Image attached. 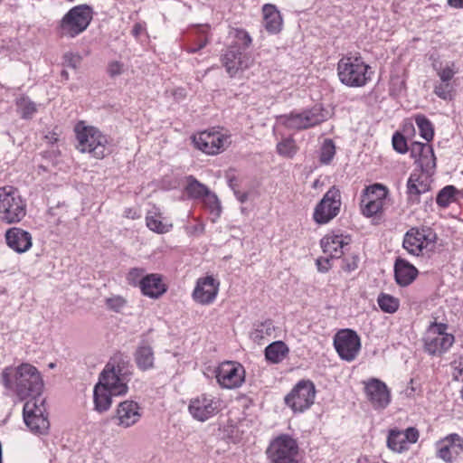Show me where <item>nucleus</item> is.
I'll list each match as a JSON object with an SVG mask.
<instances>
[{"label": "nucleus", "instance_id": "nucleus-1", "mask_svg": "<svg viewBox=\"0 0 463 463\" xmlns=\"http://www.w3.org/2000/svg\"><path fill=\"white\" fill-rule=\"evenodd\" d=\"M131 365L122 354H116L107 364L100 373L99 383L93 392L95 410L99 412L107 411L111 406V397L128 392V383L130 381Z\"/></svg>", "mask_w": 463, "mask_h": 463}, {"label": "nucleus", "instance_id": "nucleus-2", "mask_svg": "<svg viewBox=\"0 0 463 463\" xmlns=\"http://www.w3.org/2000/svg\"><path fill=\"white\" fill-rule=\"evenodd\" d=\"M1 383L21 401L43 398V380L38 369L30 364L5 367L1 373Z\"/></svg>", "mask_w": 463, "mask_h": 463}, {"label": "nucleus", "instance_id": "nucleus-3", "mask_svg": "<svg viewBox=\"0 0 463 463\" xmlns=\"http://www.w3.org/2000/svg\"><path fill=\"white\" fill-rule=\"evenodd\" d=\"M361 57L344 56L337 63L340 81L348 87H363L370 80L372 71Z\"/></svg>", "mask_w": 463, "mask_h": 463}, {"label": "nucleus", "instance_id": "nucleus-4", "mask_svg": "<svg viewBox=\"0 0 463 463\" xmlns=\"http://www.w3.org/2000/svg\"><path fill=\"white\" fill-rule=\"evenodd\" d=\"M93 18V10L88 5H79L70 9L57 27L61 37L74 38L83 33Z\"/></svg>", "mask_w": 463, "mask_h": 463}, {"label": "nucleus", "instance_id": "nucleus-5", "mask_svg": "<svg viewBox=\"0 0 463 463\" xmlns=\"http://www.w3.org/2000/svg\"><path fill=\"white\" fill-rule=\"evenodd\" d=\"M78 140L77 149L81 153H90L92 156L101 159L106 156L108 138L98 128L84 126L82 122L75 126Z\"/></svg>", "mask_w": 463, "mask_h": 463}, {"label": "nucleus", "instance_id": "nucleus-6", "mask_svg": "<svg viewBox=\"0 0 463 463\" xmlns=\"http://www.w3.org/2000/svg\"><path fill=\"white\" fill-rule=\"evenodd\" d=\"M26 214V203L17 189L0 187V221L7 224L19 222Z\"/></svg>", "mask_w": 463, "mask_h": 463}, {"label": "nucleus", "instance_id": "nucleus-7", "mask_svg": "<svg viewBox=\"0 0 463 463\" xmlns=\"http://www.w3.org/2000/svg\"><path fill=\"white\" fill-rule=\"evenodd\" d=\"M266 454L270 463H300L298 444L288 434H281L272 439Z\"/></svg>", "mask_w": 463, "mask_h": 463}, {"label": "nucleus", "instance_id": "nucleus-8", "mask_svg": "<svg viewBox=\"0 0 463 463\" xmlns=\"http://www.w3.org/2000/svg\"><path fill=\"white\" fill-rule=\"evenodd\" d=\"M44 403V398H36L28 400L24 405V423L35 434H45L50 427Z\"/></svg>", "mask_w": 463, "mask_h": 463}, {"label": "nucleus", "instance_id": "nucleus-9", "mask_svg": "<svg viewBox=\"0 0 463 463\" xmlns=\"http://www.w3.org/2000/svg\"><path fill=\"white\" fill-rule=\"evenodd\" d=\"M315 396V384L309 380H301L285 396L284 401L294 412H303L314 403Z\"/></svg>", "mask_w": 463, "mask_h": 463}, {"label": "nucleus", "instance_id": "nucleus-10", "mask_svg": "<svg viewBox=\"0 0 463 463\" xmlns=\"http://www.w3.org/2000/svg\"><path fill=\"white\" fill-rule=\"evenodd\" d=\"M222 400L213 394L201 393L190 400L188 411L194 420L203 422L222 410Z\"/></svg>", "mask_w": 463, "mask_h": 463}, {"label": "nucleus", "instance_id": "nucleus-11", "mask_svg": "<svg viewBox=\"0 0 463 463\" xmlns=\"http://www.w3.org/2000/svg\"><path fill=\"white\" fill-rule=\"evenodd\" d=\"M341 207L340 191L332 186L317 204L313 218L318 224H325L338 215Z\"/></svg>", "mask_w": 463, "mask_h": 463}, {"label": "nucleus", "instance_id": "nucleus-12", "mask_svg": "<svg viewBox=\"0 0 463 463\" xmlns=\"http://www.w3.org/2000/svg\"><path fill=\"white\" fill-rule=\"evenodd\" d=\"M334 346L341 359L354 361L361 348L360 337L352 329H342L334 337Z\"/></svg>", "mask_w": 463, "mask_h": 463}, {"label": "nucleus", "instance_id": "nucleus-13", "mask_svg": "<svg viewBox=\"0 0 463 463\" xmlns=\"http://www.w3.org/2000/svg\"><path fill=\"white\" fill-rule=\"evenodd\" d=\"M387 194V188L380 184L366 187L361 199L363 214L366 217H373L381 213Z\"/></svg>", "mask_w": 463, "mask_h": 463}, {"label": "nucleus", "instance_id": "nucleus-14", "mask_svg": "<svg viewBox=\"0 0 463 463\" xmlns=\"http://www.w3.org/2000/svg\"><path fill=\"white\" fill-rule=\"evenodd\" d=\"M280 118L287 128L297 130L312 128L322 123L326 119L321 109L318 107H313L312 109L304 110L300 113L284 115L281 116Z\"/></svg>", "mask_w": 463, "mask_h": 463}, {"label": "nucleus", "instance_id": "nucleus-15", "mask_svg": "<svg viewBox=\"0 0 463 463\" xmlns=\"http://www.w3.org/2000/svg\"><path fill=\"white\" fill-rule=\"evenodd\" d=\"M215 377L222 388L234 389L244 383L245 370L239 363L226 361L218 366Z\"/></svg>", "mask_w": 463, "mask_h": 463}, {"label": "nucleus", "instance_id": "nucleus-16", "mask_svg": "<svg viewBox=\"0 0 463 463\" xmlns=\"http://www.w3.org/2000/svg\"><path fill=\"white\" fill-rule=\"evenodd\" d=\"M364 383V392L374 410H383L391 402V392L381 380L371 378Z\"/></svg>", "mask_w": 463, "mask_h": 463}, {"label": "nucleus", "instance_id": "nucleus-17", "mask_svg": "<svg viewBox=\"0 0 463 463\" xmlns=\"http://www.w3.org/2000/svg\"><path fill=\"white\" fill-rule=\"evenodd\" d=\"M437 458L445 463H453L463 454V438L458 433H451L439 439L437 444Z\"/></svg>", "mask_w": 463, "mask_h": 463}, {"label": "nucleus", "instance_id": "nucleus-18", "mask_svg": "<svg viewBox=\"0 0 463 463\" xmlns=\"http://www.w3.org/2000/svg\"><path fill=\"white\" fill-rule=\"evenodd\" d=\"M252 61L251 57L242 52L237 46L229 47L222 58V65L231 77H234L239 71L250 68Z\"/></svg>", "mask_w": 463, "mask_h": 463}, {"label": "nucleus", "instance_id": "nucleus-19", "mask_svg": "<svg viewBox=\"0 0 463 463\" xmlns=\"http://www.w3.org/2000/svg\"><path fill=\"white\" fill-rule=\"evenodd\" d=\"M419 430L409 427L405 430H391L387 437V447L393 452L402 453L409 449V444L418 441Z\"/></svg>", "mask_w": 463, "mask_h": 463}, {"label": "nucleus", "instance_id": "nucleus-20", "mask_svg": "<svg viewBox=\"0 0 463 463\" xmlns=\"http://www.w3.org/2000/svg\"><path fill=\"white\" fill-rule=\"evenodd\" d=\"M220 282L213 276L198 279L193 291V298L201 305L212 304L218 294Z\"/></svg>", "mask_w": 463, "mask_h": 463}, {"label": "nucleus", "instance_id": "nucleus-21", "mask_svg": "<svg viewBox=\"0 0 463 463\" xmlns=\"http://www.w3.org/2000/svg\"><path fill=\"white\" fill-rule=\"evenodd\" d=\"M227 137L219 132L203 131L194 137L195 146L209 155H216L223 150Z\"/></svg>", "mask_w": 463, "mask_h": 463}, {"label": "nucleus", "instance_id": "nucleus-22", "mask_svg": "<svg viewBox=\"0 0 463 463\" xmlns=\"http://www.w3.org/2000/svg\"><path fill=\"white\" fill-rule=\"evenodd\" d=\"M141 415V408L137 402L124 401L118 404L115 419L118 426L129 428L139 421Z\"/></svg>", "mask_w": 463, "mask_h": 463}, {"label": "nucleus", "instance_id": "nucleus-23", "mask_svg": "<svg viewBox=\"0 0 463 463\" xmlns=\"http://www.w3.org/2000/svg\"><path fill=\"white\" fill-rule=\"evenodd\" d=\"M454 343V336L441 331H430L424 338L425 351L431 354H441L449 350Z\"/></svg>", "mask_w": 463, "mask_h": 463}, {"label": "nucleus", "instance_id": "nucleus-24", "mask_svg": "<svg viewBox=\"0 0 463 463\" xmlns=\"http://www.w3.org/2000/svg\"><path fill=\"white\" fill-rule=\"evenodd\" d=\"M430 190V177L424 173H411L407 181V194L409 200L420 203V195Z\"/></svg>", "mask_w": 463, "mask_h": 463}, {"label": "nucleus", "instance_id": "nucleus-25", "mask_svg": "<svg viewBox=\"0 0 463 463\" xmlns=\"http://www.w3.org/2000/svg\"><path fill=\"white\" fill-rule=\"evenodd\" d=\"M428 243L429 239L424 230L411 228L405 233L402 246L409 253L419 256Z\"/></svg>", "mask_w": 463, "mask_h": 463}, {"label": "nucleus", "instance_id": "nucleus-26", "mask_svg": "<svg viewBox=\"0 0 463 463\" xmlns=\"http://www.w3.org/2000/svg\"><path fill=\"white\" fill-rule=\"evenodd\" d=\"M7 245L18 253L27 251L32 247L31 234L17 227L10 228L5 232Z\"/></svg>", "mask_w": 463, "mask_h": 463}, {"label": "nucleus", "instance_id": "nucleus-27", "mask_svg": "<svg viewBox=\"0 0 463 463\" xmlns=\"http://www.w3.org/2000/svg\"><path fill=\"white\" fill-rule=\"evenodd\" d=\"M419 274L418 269L408 260L399 257L394 262V277L396 283L401 287L411 285Z\"/></svg>", "mask_w": 463, "mask_h": 463}, {"label": "nucleus", "instance_id": "nucleus-28", "mask_svg": "<svg viewBox=\"0 0 463 463\" xmlns=\"http://www.w3.org/2000/svg\"><path fill=\"white\" fill-rule=\"evenodd\" d=\"M347 237L343 235H326L321 240L323 251L331 259H338L344 254V248L348 245Z\"/></svg>", "mask_w": 463, "mask_h": 463}, {"label": "nucleus", "instance_id": "nucleus-29", "mask_svg": "<svg viewBox=\"0 0 463 463\" xmlns=\"http://www.w3.org/2000/svg\"><path fill=\"white\" fill-rule=\"evenodd\" d=\"M166 291V286L159 274H148L142 279L141 292L149 298H157Z\"/></svg>", "mask_w": 463, "mask_h": 463}, {"label": "nucleus", "instance_id": "nucleus-30", "mask_svg": "<svg viewBox=\"0 0 463 463\" xmlns=\"http://www.w3.org/2000/svg\"><path fill=\"white\" fill-rule=\"evenodd\" d=\"M264 27L270 33H278L282 28V17L274 5L266 4L262 7Z\"/></svg>", "mask_w": 463, "mask_h": 463}, {"label": "nucleus", "instance_id": "nucleus-31", "mask_svg": "<svg viewBox=\"0 0 463 463\" xmlns=\"http://www.w3.org/2000/svg\"><path fill=\"white\" fill-rule=\"evenodd\" d=\"M154 352L151 346L143 345L135 352V361L141 371H146L154 367Z\"/></svg>", "mask_w": 463, "mask_h": 463}, {"label": "nucleus", "instance_id": "nucleus-32", "mask_svg": "<svg viewBox=\"0 0 463 463\" xmlns=\"http://www.w3.org/2000/svg\"><path fill=\"white\" fill-rule=\"evenodd\" d=\"M288 353V348L282 341L273 342L265 348L266 359L273 364L281 362L287 356Z\"/></svg>", "mask_w": 463, "mask_h": 463}, {"label": "nucleus", "instance_id": "nucleus-33", "mask_svg": "<svg viewBox=\"0 0 463 463\" xmlns=\"http://www.w3.org/2000/svg\"><path fill=\"white\" fill-rule=\"evenodd\" d=\"M274 330L275 326L272 320L267 319L255 325L254 329L250 333V338L254 342L260 344L263 339L271 336Z\"/></svg>", "mask_w": 463, "mask_h": 463}, {"label": "nucleus", "instance_id": "nucleus-34", "mask_svg": "<svg viewBox=\"0 0 463 463\" xmlns=\"http://www.w3.org/2000/svg\"><path fill=\"white\" fill-rule=\"evenodd\" d=\"M146 223L147 228L156 233H165L170 231L172 224L165 223L161 220L160 213L156 212H148L146 216Z\"/></svg>", "mask_w": 463, "mask_h": 463}, {"label": "nucleus", "instance_id": "nucleus-35", "mask_svg": "<svg viewBox=\"0 0 463 463\" xmlns=\"http://www.w3.org/2000/svg\"><path fill=\"white\" fill-rule=\"evenodd\" d=\"M460 194V191L454 185H446L437 194L436 203L441 208L448 207L456 201V195Z\"/></svg>", "mask_w": 463, "mask_h": 463}, {"label": "nucleus", "instance_id": "nucleus-36", "mask_svg": "<svg viewBox=\"0 0 463 463\" xmlns=\"http://www.w3.org/2000/svg\"><path fill=\"white\" fill-rule=\"evenodd\" d=\"M17 112L24 119H30L37 111L36 104L28 97L22 96L16 99Z\"/></svg>", "mask_w": 463, "mask_h": 463}, {"label": "nucleus", "instance_id": "nucleus-37", "mask_svg": "<svg viewBox=\"0 0 463 463\" xmlns=\"http://www.w3.org/2000/svg\"><path fill=\"white\" fill-rule=\"evenodd\" d=\"M187 185L185 190L189 196L193 198H203L210 191L207 186L197 181L193 175L187 176Z\"/></svg>", "mask_w": 463, "mask_h": 463}, {"label": "nucleus", "instance_id": "nucleus-38", "mask_svg": "<svg viewBox=\"0 0 463 463\" xmlns=\"http://www.w3.org/2000/svg\"><path fill=\"white\" fill-rule=\"evenodd\" d=\"M377 303L383 312L390 314L396 312L400 306L398 298L385 293H381L378 296Z\"/></svg>", "mask_w": 463, "mask_h": 463}, {"label": "nucleus", "instance_id": "nucleus-39", "mask_svg": "<svg viewBox=\"0 0 463 463\" xmlns=\"http://www.w3.org/2000/svg\"><path fill=\"white\" fill-rule=\"evenodd\" d=\"M415 122L419 128L420 136L426 141H430L434 136V130L431 122L424 115L416 116Z\"/></svg>", "mask_w": 463, "mask_h": 463}, {"label": "nucleus", "instance_id": "nucleus-40", "mask_svg": "<svg viewBox=\"0 0 463 463\" xmlns=\"http://www.w3.org/2000/svg\"><path fill=\"white\" fill-rule=\"evenodd\" d=\"M204 206L215 218H219L222 213L221 203L214 193L209 191L203 198Z\"/></svg>", "mask_w": 463, "mask_h": 463}, {"label": "nucleus", "instance_id": "nucleus-41", "mask_svg": "<svg viewBox=\"0 0 463 463\" xmlns=\"http://www.w3.org/2000/svg\"><path fill=\"white\" fill-rule=\"evenodd\" d=\"M335 155V146L332 139L326 138L320 148L319 161L323 165H328Z\"/></svg>", "mask_w": 463, "mask_h": 463}, {"label": "nucleus", "instance_id": "nucleus-42", "mask_svg": "<svg viewBox=\"0 0 463 463\" xmlns=\"http://www.w3.org/2000/svg\"><path fill=\"white\" fill-rule=\"evenodd\" d=\"M277 152L285 157H293L297 153V146L293 138H285L277 145Z\"/></svg>", "mask_w": 463, "mask_h": 463}, {"label": "nucleus", "instance_id": "nucleus-43", "mask_svg": "<svg viewBox=\"0 0 463 463\" xmlns=\"http://www.w3.org/2000/svg\"><path fill=\"white\" fill-rule=\"evenodd\" d=\"M415 162L419 164L422 173L428 174L436 166V157L434 156L433 148H430V153L422 154Z\"/></svg>", "mask_w": 463, "mask_h": 463}, {"label": "nucleus", "instance_id": "nucleus-44", "mask_svg": "<svg viewBox=\"0 0 463 463\" xmlns=\"http://www.w3.org/2000/svg\"><path fill=\"white\" fill-rule=\"evenodd\" d=\"M105 305L108 309L119 313L127 306V300L123 297L116 295L106 298Z\"/></svg>", "mask_w": 463, "mask_h": 463}, {"label": "nucleus", "instance_id": "nucleus-45", "mask_svg": "<svg viewBox=\"0 0 463 463\" xmlns=\"http://www.w3.org/2000/svg\"><path fill=\"white\" fill-rule=\"evenodd\" d=\"M431 147L432 146L429 144L412 142L408 151H410L411 156L416 161L422 154L430 153Z\"/></svg>", "mask_w": 463, "mask_h": 463}, {"label": "nucleus", "instance_id": "nucleus-46", "mask_svg": "<svg viewBox=\"0 0 463 463\" xmlns=\"http://www.w3.org/2000/svg\"><path fill=\"white\" fill-rule=\"evenodd\" d=\"M145 269L142 268H132L127 275V280L129 285L139 286L141 288V282L144 276Z\"/></svg>", "mask_w": 463, "mask_h": 463}, {"label": "nucleus", "instance_id": "nucleus-47", "mask_svg": "<svg viewBox=\"0 0 463 463\" xmlns=\"http://www.w3.org/2000/svg\"><path fill=\"white\" fill-rule=\"evenodd\" d=\"M62 60L63 66L77 70L81 63L82 57L79 53L66 52L63 54Z\"/></svg>", "mask_w": 463, "mask_h": 463}, {"label": "nucleus", "instance_id": "nucleus-48", "mask_svg": "<svg viewBox=\"0 0 463 463\" xmlns=\"http://www.w3.org/2000/svg\"><path fill=\"white\" fill-rule=\"evenodd\" d=\"M392 146L400 154H405L409 150L406 138L399 132L392 136Z\"/></svg>", "mask_w": 463, "mask_h": 463}, {"label": "nucleus", "instance_id": "nucleus-49", "mask_svg": "<svg viewBox=\"0 0 463 463\" xmlns=\"http://www.w3.org/2000/svg\"><path fill=\"white\" fill-rule=\"evenodd\" d=\"M451 90L450 83H444L443 81L434 88V93L442 99H451Z\"/></svg>", "mask_w": 463, "mask_h": 463}, {"label": "nucleus", "instance_id": "nucleus-50", "mask_svg": "<svg viewBox=\"0 0 463 463\" xmlns=\"http://www.w3.org/2000/svg\"><path fill=\"white\" fill-rule=\"evenodd\" d=\"M123 66H124L123 63H121L118 61H111L108 65L107 72L111 78H114L116 76L122 74Z\"/></svg>", "mask_w": 463, "mask_h": 463}, {"label": "nucleus", "instance_id": "nucleus-51", "mask_svg": "<svg viewBox=\"0 0 463 463\" xmlns=\"http://www.w3.org/2000/svg\"><path fill=\"white\" fill-rule=\"evenodd\" d=\"M358 260H359V259L357 256H353L351 258V260L344 259L343 266H342L343 269L347 272H351V271L356 269L358 267Z\"/></svg>", "mask_w": 463, "mask_h": 463}, {"label": "nucleus", "instance_id": "nucleus-52", "mask_svg": "<svg viewBox=\"0 0 463 463\" xmlns=\"http://www.w3.org/2000/svg\"><path fill=\"white\" fill-rule=\"evenodd\" d=\"M236 38L241 41L244 49L248 48L251 43V38L250 34L242 30L236 31Z\"/></svg>", "mask_w": 463, "mask_h": 463}, {"label": "nucleus", "instance_id": "nucleus-53", "mask_svg": "<svg viewBox=\"0 0 463 463\" xmlns=\"http://www.w3.org/2000/svg\"><path fill=\"white\" fill-rule=\"evenodd\" d=\"M331 258L328 256L326 258H318L316 261L317 267L318 271L320 272H326L330 269L331 264H330Z\"/></svg>", "mask_w": 463, "mask_h": 463}, {"label": "nucleus", "instance_id": "nucleus-54", "mask_svg": "<svg viewBox=\"0 0 463 463\" xmlns=\"http://www.w3.org/2000/svg\"><path fill=\"white\" fill-rule=\"evenodd\" d=\"M208 43H209V39H208L207 35H204L203 37H202L198 40V43L196 44L190 46L187 49V51L190 53H194V52L202 50L203 48H204Z\"/></svg>", "mask_w": 463, "mask_h": 463}, {"label": "nucleus", "instance_id": "nucleus-55", "mask_svg": "<svg viewBox=\"0 0 463 463\" xmlns=\"http://www.w3.org/2000/svg\"><path fill=\"white\" fill-rule=\"evenodd\" d=\"M455 71L449 67H446L439 71V76L444 83H449V80L453 78Z\"/></svg>", "mask_w": 463, "mask_h": 463}, {"label": "nucleus", "instance_id": "nucleus-56", "mask_svg": "<svg viewBox=\"0 0 463 463\" xmlns=\"http://www.w3.org/2000/svg\"><path fill=\"white\" fill-rule=\"evenodd\" d=\"M124 216L128 219H138L140 217V214L135 208H127L124 211Z\"/></svg>", "mask_w": 463, "mask_h": 463}, {"label": "nucleus", "instance_id": "nucleus-57", "mask_svg": "<svg viewBox=\"0 0 463 463\" xmlns=\"http://www.w3.org/2000/svg\"><path fill=\"white\" fill-rule=\"evenodd\" d=\"M143 31H144V27H143V25H142L141 24H138V23H137V24H135V25L133 26L131 33H132V34H133L136 38H137V37L141 34V33H142Z\"/></svg>", "mask_w": 463, "mask_h": 463}, {"label": "nucleus", "instance_id": "nucleus-58", "mask_svg": "<svg viewBox=\"0 0 463 463\" xmlns=\"http://www.w3.org/2000/svg\"><path fill=\"white\" fill-rule=\"evenodd\" d=\"M448 5L456 9H463V0H448Z\"/></svg>", "mask_w": 463, "mask_h": 463}, {"label": "nucleus", "instance_id": "nucleus-59", "mask_svg": "<svg viewBox=\"0 0 463 463\" xmlns=\"http://www.w3.org/2000/svg\"><path fill=\"white\" fill-rule=\"evenodd\" d=\"M234 194H235L236 198L241 203H245L247 201V199H248V194L247 193H241L240 191L234 190Z\"/></svg>", "mask_w": 463, "mask_h": 463}, {"label": "nucleus", "instance_id": "nucleus-60", "mask_svg": "<svg viewBox=\"0 0 463 463\" xmlns=\"http://www.w3.org/2000/svg\"><path fill=\"white\" fill-rule=\"evenodd\" d=\"M200 32L203 33V34H205L208 31V26L207 25H201L198 27Z\"/></svg>", "mask_w": 463, "mask_h": 463}, {"label": "nucleus", "instance_id": "nucleus-61", "mask_svg": "<svg viewBox=\"0 0 463 463\" xmlns=\"http://www.w3.org/2000/svg\"><path fill=\"white\" fill-rule=\"evenodd\" d=\"M61 77L64 78L65 80H68L69 79V74L66 71H62L61 73Z\"/></svg>", "mask_w": 463, "mask_h": 463}, {"label": "nucleus", "instance_id": "nucleus-62", "mask_svg": "<svg viewBox=\"0 0 463 463\" xmlns=\"http://www.w3.org/2000/svg\"><path fill=\"white\" fill-rule=\"evenodd\" d=\"M55 366H56V365H55V364H54V363H51V364H49V368H51V369H53Z\"/></svg>", "mask_w": 463, "mask_h": 463}, {"label": "nucleus", "instance_id": "nucleus-63", "mask_svg": "<svg viewBox=\"0 0 463 463\" xmlns=\"http://www.w3.org/2000/svg\"><path fill=\"white\" fill-rule=\"evenodd\" d=\"M460 195L463 198V189L460 191Z\"/></svg>", "mask_w": 463, "mask_h": 463}]
</instances>
